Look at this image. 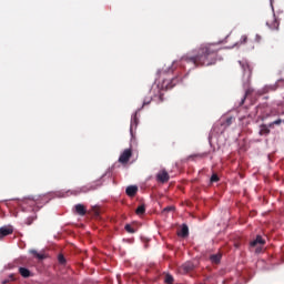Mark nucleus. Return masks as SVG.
Here are the masks:
<instances>
[{
  "instance_id": "f257e3e1",
  "label": "nucleus",
  "mask_w": 284,
  "mask_h": 284,
  "mask_svg": "<svg viewBox=\"0 0 284 284\" xmlns=\"http://www.w3.org/2000/svg\"><path fill=\"white\" fill-rule=\"evenodd\" d=\"M219 45L214 43H203L195 50V55L186 54L181 58L182 63H192L194 68H203V65H214L216 63V54Z\"/></svg>"
},
{
  "instance_id": "f03ea898",
  "label": "nucleus",
  "mask_w": 284,
  "mask_h": 284,
  "mask_svg": "<svg viewBox=\"0 0 284 284\" xmlns=\"http://www.w3.org/2000/svg\"><path fill=\"white\" fill-rule=\"evenodd\" d=\"M174 70L168 69L159 71L158 74L160 79H162V89L163 90H172L175 85H179L183 81L181 77L170 78V74H172Z\"/></svg>"
},
{
  "instance_id": "7ed1b4c3",
  "label": "nucleus",
  "mask_w": 284,
  "mask_h": 284,
  "mask_svg": "<svg viewBox=\"0 0 284 284\" xmlns=\"http://www.w3.org/2000/svg\"><path fill=\"white\" fill-rule=\"evenodd\" d=\"M22 210H26L28 205L31 206L32 212H38L41 206H39V199L26 197L20 202Z\"/></svg>"
},
{
  "instance_id": "20e7f679",
  "label": "nucleus",
  "mask_w": 284,
  "mask_h": 284,
  "mask_svg": "<svg viewBox=\"0 0 284 284\" xmlns=\"http://www.w3.org/2000/svg\"><path fill=\"white\" fill-rule=\"evenodd\" d=\"M130 159H132V149H125L119 158V163L128 165V163H130Z\"/></svg>"
},
{
  "instance_id": "39448f33",
  "label": "nucleus",
  "mask_w": 284,
  "mask_h": 284,
  "mask_svg": "<svg viewBox=\"0 0 284 284\" xmlns=\"http://www.w3.org/2000/svg\"><path fill=\"white\" fill-rule=\"evenodd\" d=\"M102 183H101V180H98V181H94L85 186H82L80 189V192H92L99 187H101Z\"/></svg>"
},
{
  "instance_id": "423d86ee",
  "label": "nucleus",
  "mask_w": 284,
  "mask_h": 284,
  "mask_svg": "<svg viewBox=\"0 0 284 284\" xmlns=\"http://www.w3.org/2000/svg\"><path fill=\"white\" fill-rule=\"evenodd\" d=\"M170 181V174L168 171L162 170L156 174V182L158 183H168Z\"/></svg>"
},
{
  "instance_id": "0eeeda50",
  "label": "nucleus",
  "mask_w": 284,
  "mask_h": 284,
  "mask_svg": "<svg viewBox=\"0 0 284 284\" xmlns=\"http://www.w3.org/2000/svg\"><path fill=\"white\" fill-rule=\"evenodd\" d=\"M240 65L242 67V70L244 72V77H246V79H251L252 78V67L250 65V63L240 62Z\"/></svg>"
},
{
  "instance_id": "6e6552de",
  "label": "nucleus",
  "mask_w": 284,
  "mask_h": 284,
  "mask_svg": "<svg viewBox=\"0 0 284 284\" xmlns=\"http://www.w3.org/2000/svg\"><path fill=\"white\" fill-rule=\"evenodd\" d=\"M266 26L270 28V30H278V26H281V23L276 17L273 16L272 19L266 22Z\"/></svg>"
},
{
  "instance_id": "1a4fd4ad",
  "label": "nucleus",
  "mask_w": 284,
  "mask_h": 284,
  "mask_svg": "<svg viewBox=\"0 0 284 284\" xmlns=\"http://www.w3.org/2000/svg\"><path fill=\"white\" fill-rule=\"evenodd\" d=\"M74 210L75 214H79V216H85V214H88V209H85V205L83 204H77Z\"/></svg>"
},
{
  "instance_id": "9d476101",
  "label": "nucleus",
  "mask_w": 284,
  "mask_h": 284,
  "mask_svg": "<svg viewBox=\"0 0 284 284\" xmlns=\"http://www.w3.org/2000/svg\"><path fill=\"white\" fill-rule=\"evenodd\" d=\"M12 232H14V227H12V225H6L1 227V237L3 239V236H10V234H12Z\"/></svg>"
},
{
  "instance_id": "9b49d317",
  "label": "nucleus",
  "mask_w": 284,
  "mask_h": 284,
  "mask_svg": "<svg viewBox=\"0 0 284 284\" xmlns=\"http://www.w3.org/2000/svg\"><path fill=\"white\" fill-rule=\"evenodd\" d=\"M258 245H265V240H263V236L257 235L255 240L251 242V247H258Z\"/></svg>"
},
{
  "instance_id": "f8f14e48",
  "label": "nucleus",
  "mask_w": 284,
  "mask_h": 284,
  "mask_svg": "<svg viewBox=\"0 0 284 284\" xmlns=\"http://www.w3.org/2000/svg\"><path fill=\"white\" fill-rule=\"evenodd\" d=\"M178 236H181L182 239H186V236H190V229L186 224L182 225V229L178 232Z\"/></svg>"
},
{
  "instance_id": "ddd939ff",
  "label": "nucleus",
  "mask_w": 284,
  "mask_h": 284,
  "mask_svg": "<svg viewBox=\"0 0 284 284\" xmlns=\"http://www.w3.org/2000/svg\"><path fill=\"white\" fill-rule=\"evenodd\" d=\"M182 272L184 274H187L189 272H192L194 270V263L192 262H186L181 266Z\"/></svg>"
},
{
  "instance_id": "4468645a",
  "label": "nucleus",
  "mask_w": 284,
  "mask_h": 284,
  "mask_svg": "<svg viewBox=\"0 0 284 284\" xmlns=\"http://www.w3.org/2000/svg\"><path fill=\"white\" fill-rule=\"evenodd\" d=\"M125 192L128 196H136V192H139V187L135 185H131L126 187Z\"/></svg>"
},
{
  "instance_id": "2eb2a0df",
  "label": "nucleus",
  "mask_w": 284,
  "mask_h": 284,
  "mask_svg": "<svg viewBox=\"0 0 284 284\" xmlns=\"http://www.w3.org/2000/svg\"><path fill=\"white\" fill-rule=\"evenodd\" d=\"M19 274L22 276V278H30V276H32V272H30V270L27 267H19Z\"/></svg>"
},
{
  "instance_id": "dca6fc26",
  "label": "nucleus",
  "mask_w": 284,
  "mask_h": 284,
  "mask_svg": "<svg viewBox=\"0 0 284 284\" xmlns=\"http://www.w3.org/2000/svg\"><path fill=\"white\" fill-rule=\"evenodd\" d=\"M221 258H223V255L221 253H216L210 256L211 263H214L215 265H219V263H221Z\"/></svg>"
},
{
  "instance_id": "f3484780",
  "label": "nucleus",
  "mask_w": 284,
  "mask_h": 284,
  "mask_svg": "<svg viewBox=\"0 0 284 284\" xmlns=\"http://www.w3.org/2000/svg\"><path fill=\"white\" fill-rule=\"evenodd\" d=\"M234 121V118H232V116H229V118H226V119H222L221 120V125L223 126V128H230V125H232V122Z\"/></svg>"
},
{
  "instance_id": "a211bd4d",
  "label": "nucleus",
  "mask_w": 284,
  "mask_h": 284,
  "mask_svg": "<svg viewBox=\"0 0 284 284\" xmlns=\"http://www.w3.org/2000/svg\"><path fill=\"white\" fill-rule=\"evenodd\" d=\"M267 134H270V126L262 124L260 126V136H267Z\"/></svg>"
},
{
  "instance_id": "6ab92c4d",
  "label": "nucleus",
  "mask_w": 284,
  "mask_h": 284,
  "mask_svg": "<svg viewBox=\"0 0 284 284\" xmlns=\"http://www.w3.org/2000/svg\"><path fill=\"white\" fill-rule=\"evenodd\" d=\"M30 254H32L36 258H38L39 261H43V258H45V255L37 252V250H31Z\"/></svg>"
},
{
  "instance_id": "aec40b11",
  "label": "nucleus",
  "mask_w": 284,
  "mask_h": 284,
  "mask_svg": "<svg viewBox=\"0 0 284 284\" xmlns=\"http://www.w3.org/2000/svg\"><path fill=\"white\" fill-rule=\"evenodd\" d=\"M34 221H37V214L36 213H33V215L29 216L26 220V225H32V223H34Z\"/></svg>"
},
{
  "instance_id": "412c9836",
  "label": "nucleus",
  "mask_w": 284,
  "mask_h": 284,
  "mask_svg": "<svg viewBox=\"0 0 284 284\" xmlns=\"http://www.w3.org/2000/svg\"><path fill=\"white\" fill-rule=\"evenodd\" d=\"M136 128V125H139V119L136 118V113L132 116L131 119V132H132V128Z\"/></svg>"
},
{
  "instance_id": "4be33fe9",
  "label": "nucleus",
  "mask_w": 284,
  "mask_h": 284,
  "mask_svg": "<svg viewBox=\"0 0 284 284\" xmlns=\"http://www.w3.org/2000/svg\"><path fill=\"white\" fill-rule=\"evenodd\" d=\"M145 212V204H141L140 206H138V209L135 210V213L141 216L143 213Z\"/></svg>"
},
{
  "instance_id": "5701e85b",
  "label": "nucleus",
  "mask_w": 284,
  "mask_h": 284,
  "mask_svg": "<svg viewBox=\"0 0 284 284\" xmlns=\"http://www.w3.org/2000/svg\"><path fill=\"white\" fill-rule=\"evenodd\" d=\"M124 230L129 233V234H135L136 230H134V227L131 224H126L124 226Z\"/></svg>"
},
{
  "instance_id": "b1692460",
  "label": "nucleus",
  "mask_w": 284,
  "mask_h": 284,
  "mask_svg": "<svg viewBox=\"0 0 284 284\" xmlns=\"http://www.w3.org/2000/svg\"><path fill=\"white\" fill-rule=\"evenodd\" d=\"M244 43H247V36H242L240 41L235 43V45H244Z\"/></svg>"
},
{
  "instance_id": "393cba45",
  "label": "nucleus",
  "mask_w": 284,
  "mask_h": 284,
  "mask_svg": "<svg viewBox=\"0 0 284 284\" xmlns=\"http://www.w3.org/2000/svg\"><path fill=\"white\" fill-rule=\"evenodd\" d=\"M164 282L166 284H173L174 283V277L172 275H170V274H166L165 278H164Z\"/></svg>"
},
{
  "instance_id": "a878e982",
  "label": "nucleus",
  "mask_w": 284,
  "mask_h": 284,
  "mask_svg": "<svg viewBox=\"0 0 284 284\" xmlns=\"http://www.w3.org/2000/svg\"><path fill=\"white\" fill-rule=\"evenodd\" d=\"M205 156H207V153H200V154H195V155H190L189 159H193L197 158V159H205Z\"/></svg>"
},
{
  "instance_id": "bb28decb",
  "label": "nucleus",
  "mask_w": 284,
  "mask_h": 284,
  "mask_svg": "<svg viewBox=\"0 0 284 284\" xmlns=\"http://www.w3.org/2000/svg\"><path fill=\"white\" fill-rule=\"evenodd\" d=\"M58 261L60 265H65V256H63V254L58 255Z\"/></svg>"
},
{
  "instance_id": "cd10ccee",
  "label": "nucleus",
  "mask_w": 284,
  "mask_h": 284,
  "mask_svg": "<svg viewBox=\"0 0 284 284\" xmlns=\"http://www.w3.org/2000/svg\"><path fill=\"white\" fill-rule=\"evenodd\" d=\"M281 123H283V120L281 119H277L275 121H273L272 123L268 124V128H272L274 125H281Z\"/></svg>"
},
{
  "instance_id": "c85d7f7f",
  "label": "nucleus",
  "mask_w": 284,
  "mask_h": 284,
  "mask_svg": "<svg viewBox=\"0 0 284 284\" xmlns=\"http://www.w3.org/2000/svg\"><path fill=\"white\" fill-rule=\"evenodd\" d=\"M220 179H219V175L216 173H214L212 176H211V183H219Z\"/></svg>"
},
{
  "instance_id": "c756f323",
  "label": "nucleus",
  "mask_w": 284,
  "mask_h": 284,
  "mask_svg": "<svg viewBox=\"0 0 284 284\" xmlns=\"http://www.w3.org/2000/svg\"><path fill=\"white\" fill-rule=\"evenodd\" d=\"M168 212H174V206H166L163 209L162 213L165 214Z\"/></svg>"
},
{
  "instance_id": "7c9ffc66",
  "label": "nucleus",
  "mask_w": 284,
  "mask_h": 284,
  "mask_svg": "<svg viewBox=\"0 0 284 284\" xmlns=\"http://www.w3.org/2000/svg\"><path fill=\"white\" fill-rule=\"evenodd\" d=\"M92 212L95 216H99L100 212H99V207L98 206H93L92 207Z\"/></svg>"
},
{
  "instance_id": "2f4dec72",
  "label": "nucleus",
  "mask_w": 284,
  "mask_h": 284,
  "mask_svg": "<svg viewBox=\"0 0 284 284\" xmlns=\"http://www.w3.org/2000/svg\"><path fill=\"white\" fill-rule=\"evenodd\" d=\"M151 101H152V99L145 100V101L143 102V105H150Z\"/></svg>"
},
{
  "instance_id": "473e14b6",
  "label": "nucleus",
  "mask_w": 284,
  "mask_h": 284,
  "mask_svg": "<svg viewBox=\"0 0 284 284\" xmlns=\"http://www.w3.org/2000/svg\"><path fill=\"white\" fill-rule=\"evenodd\" d=\"M262 250H263V248H262L261 246H257L256 250H255L256 254H261V251H262Z\"/></svg>"
},
{
  "instance_id": "72a5a7b5",
  "label": "nucleus",
  "mask_w": 284,
  "mask_h": 284,
  "mask_svg": "<svg viewBox=\"0 0 284 284\" xmlns=\"http://www.w3.org/2000/svg\"><path fill=\"white\" fill-rule=\"evenodd\" d=\"M159 101H160V103H163V94H160Z\"/></svg>"
},
{
  "instance_id": "f704fd0d",
  "label": "nucleus",
  "mask_w": 284,
  "mask_h": 284,
  "mask_svg": "<svg viewBox=\"0 0 284 284\" xmlns=\"http://www.w3.org/2000/svg\"><path fill=\"white\" fill-rule=\"evenodd\" d=\"M252 93V90H247L246 92H245V97H247V95H250Z\"/></svg>"
},
{
  "instance_id": "c9c22d12",
  "label": "nucleus",
  "mask_w": 284,
  "mask_h": 284,
  "mask_svg": "<svg viewBox=\"0 0 284 284\" xmlns=\"http://www.w3.org/2000/svg\"><path fill=\"white\" fill-rule=\"evenodd\" d=\"M242 103H245V99L242 100Z\"/></svg>"
},
{
  "instance_id": "e433bc0d",
  "label": "nucleus",
  "mask_w": 284,
  "mask_h": 284,
  "mask_svg": "<svg viewBox=\"0 0 284 284\" xmlns=\"http://www.w3.org/2000/svg\"><path fill=\"white\" fill-rule=\"evenodd\" d=\"M0 239H1V229H0Z\"/></svg>"
}]
</instances>
